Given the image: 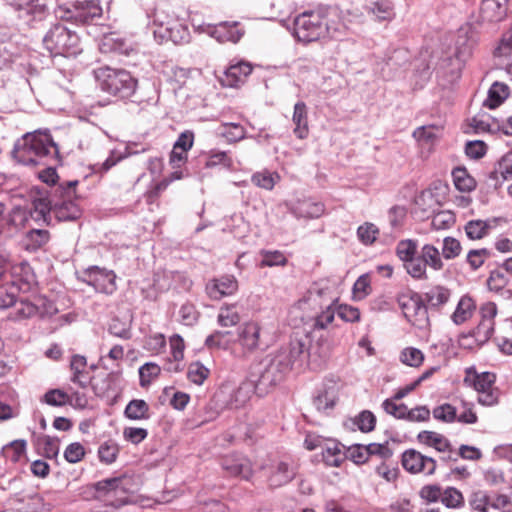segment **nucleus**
I'll use <instances>...</instances> for the list:
<instances>
[{
	"label": "nucleus",
	"instance_id": "nucleus-63",
	"mask_svg": "<svg viewBox=\"0 0 512 512\" xmlns=\"http://www.w3.org/2000/svg\"><path fill=\"white\" fill-rule=\"evenodd\" d=\"M407 210L404 206H393L388 211V221L392 229H399L406 218Z\"/></svg>",
	"mask_w": 512,
	"mask_h": 512
},
{
	"label": "nucleus",
	"instance_id": "nucleus-46",
	"mask_svg": "<svg viewBox=\"0 0 512 512\" xmlns=\"http://www.w3.org/2000/svg\"><path fill=\"white\" fill-rule=\"evenodd\" d=\"M462 246L454 237H445L442 242L441 255L445 260H452L461 254Z\"/></svg>",
	"mask_w": 512,
	"mask_h": 512
},
{
	"label": "nucleus",
	"instance_id": "nucleus-35",
	"mask_svg": "<svg viewBox=\"0 0 512 512\" xmlns=\"http://www.w3.org/2000/svg\"><path fill=\"white\" fill-rule=\"evenodd\" d=\"M150 408L143 399H133L125 407L124 415L130 420H147L150 418Z\"/></svg>",
	"mask_w": 512,
	"mask_h": 512
},
{
	"label": "nucleus",
	"instance_id": "nucleus-45",
	"mask_svg": "<svg viewBox=\"0 0 512 512\" xmlns=\"http://www.w3.org/2000/svg\"><path fill=\"white\" fill-rule=\"evenodd\" d=\"M400 361L410 367H419L424 361V354L418 348L406 347L400 353Z\"/></svg>",
	"mask_w": 512,
	"mask_h": 512
},
{
	"label": "nucleus",
	"instance_id": "nucleus-3",
	"mask_svg": "<svg viewBox=\"0 0 512 512\" xmlns=\"http://www.w3.org/2000/svg\"><path fill=\"white\" fill-rule=\"evenodd\" d=\"M12 156L19 163L31 166L60 161L58 146L48 130L23 135L15 142Z\"/></svg>",
	"mask_w": 512,
	"mask_h": 512
},
{
	"label": "nucleus",
	"instance_id": "nucleus-50",
	"mask_svg": "<svg viewBox=\"0 0 512 512\" xmlns=\"http://www.w3.org/2000/svg\"><path fill=\"white\" fill-rule=\"evenodd\" d=\"M379 234L378 227L373 223H365L358 227L357 236L364 245H372Z\"/></svg>",
	"mask_w": 512,
	"mask_h": 512
},
{
	"label": "nucleus",
	"instance_id": "nucleus-48",
	"mask_svg": "<svg viewBox=\"0 0 512 512\" xmlns=\"http://www.w3.org/2000/svg\"><path fill=\"white\" fill-rule=\"evenodd\" d=\"M217 319L220 326L232 327L239 323L240 316L234 306H224L220 308Z\"/></svg>",
	"mask_w": 512,
	"mask_h": 512
},
{
	"label": "nucleus",
	"instance_id": "nucleus-51",
	"mask_svg": "<svg viewBox=\"0 0 512 512\" xmlns=\"http://www.w3.org/2000/svg\"><path fill=\"white\" fill-rule=\"evenodd\" d=\"M491 256L492 252L486 248L472 249L467 253L466 260L472 270H477Z\"/></svg>",
	"mask_w": 512,
	"mask_h": 512
},
{
	"label": "nucleus",
	"instance_id": "nucleus-38",
	"mask_svg": "<svg viewBox=\"0 0 512 512\" xmlns=\"http://www.w3.org/2000/svg\"><path fill=\"white\" fill-rule=\"evenodd\" d=\"M323 461L331 467H338L346 459V454L341 450L340 444L333 442L323 449Z\"/></svg>",
	"mask_w": 512,
	"mask_h": 512
},
{
	"label": "nucleus",
	"instance_id": "nucleus-23",
	"mask_svg": "<svg viewBox=\"0 0 512 512\" xmlns=\"http://www.w3.org/2000/svg\"><path fill=\"white\" fill-rule=\"evenodd\" d=\"M252 72V67L249 63L240 62L231 65L224 73L222 83L228 87H236L242 84L246 77Z\"/></svg>",
	"mask_w": 512,
	"mask_h": 512
},
{
	"label": "nucleus",
	"instance_id": "nucleus-36",
	"mask_svg": "<svg viewBox=\"0 0 512 512\" xmlns=\"http://www.w3.org/2000/svg\"><path fill=\"white\" fill-rule=\"evenodd\" d=\"M509 95V88L506 84L495 82L488 91V97L484 101V106L489 109L498 107Z\"/></svg>",
	"mask_w": 512,
	"mask_h": 512
},
{
	"label": "nucleus",
	"instance_id": "nucleus-2",
	"mask_svg": "<svg viewBox=\"0 0 512 512\" xmlns=\"http://www.w3.org/2000/svg\"><path fill=\"white\" fill-rule=\"evenodd\" d=\"M77 184V180L61 183L51 190L50 198L34 199L30 209L31 218L47 225L53 224L52 217L57 222L78 219L81 210L74 201Z\"/></svg>",
	"mask_w": 512,
	"mask_h": 512
},
{
	"label": "nucleus",
	"instance_id": "nucleus-42",
	"mask_svg": "<svg viewBox=\"0 0 512 512\" xmlns=\"http://www.w3.org/2000/svg\"><path fill=\"white\" fill-rule=\"evenodd\" d=\"M336 403V396L333 391L324 390L313 398V405L319 412L328 413Z\"/></svg>",
	"mask_w": 512,
	"mask_h": 512
},
{
	"label": "nucleus",
	"instance_id": "nucleus-62",
	"mask_svg": "<svg viewBox=\"0 0 512 512\" xmlns=\"http://www.w3.org/2000/svg\"><path fill=\"white\" fill-rule=\"evenodd\" d=\"M370 457L368 445L355 444L348 448L346 458L351 459L356 464L365 463Z\"/></svg>",
	"mask_w": 512,
	"mask_h": 512
},
{
	"label": "nucleus",
	"instance_id": "nucleus-43",
	"mask_svg": "<svg viewBox=\"0 0 512 512\" xmlns=\"http://www.w3.org/2000/svg\"><path fill=\"white\" fill-rule=\"evenodd\" d=\"M41 401L50 406L62 407L71 402V397L61 389H51L44 394Z\"/></svg>",
	"mask_w": 512,
	"mask_h": 512
},
{
	"label": "nucleus",
	"instance_id": "nucleus-19",
	"mask_svg": "<svg viewBox=\"0 0 512 512\" xmlns=\"http://www.w3.org/2000/svg\"><path fill=\"white\" fill-rule=\"evenodd\" d=\"M395 254L398 259L403 263L406 272L411 276L413 267L418 258V242L414 239L400 240L395 248Z\"/></svg>",
	"mask_w": 512,
	"mask_h": 512
},
{
	"label": "nucleus",
	"instance_id": "nucleus-4",
	"mask_svg": "<svg viewBox=\"0 0 512 512\" xmlns=\"http://www.w3.org/2000/svg\"><path fill=\"white\" fill-rule=\"evenodd\" d=\"M43 47L53 56H75L80 51V39L75 31L56 22L50 26L42 39Z\"/></svg>",
	"mask_w": 512,
	"mask_h": 512
},
{
	"label": "nucleus",
	"instance_id": "nucleus-22",
	"mask_svg": "<svg viewBox=\"0 0 512 512\" xmlns=\"http://www.w3.org/2000/svg\"><path fill=\"white\" fill-rule=\"evenodd\" d=\"M292 122L295 125L293 133L298 139H306L309 135L308 109L303 101L294 105Z\"/></svg>",
	"mask_w": 512,
	"mask_h": 512
},
{
	"label": "nucleus",
	"instance_id": "nucleus-37",
	"mask_svg": "<svg viewBox=\"0 0 512 512\" xmlns=\"http://www.w3.org/2000/svg\"><path fill=\"white\" fill-rule=\"evenodd\" d=\"M455 187L461 192H471L476 187L475 179L470 176L464 167H456L452 171Z\"/></svg>",
	"mask_w": 512,
	"mask_h": 512
},
{
	"label": "nucleus",
	"instance_id": "nucleus-34",
	"mask_svg": "<svg viewBox=\"0 0 512 512\" xmlns=\"http://www.w3.org/2000/svg\"><path fill=\"white\" fill-rule=\"evenodd\" d=\"M39 453L48 459L57 458L59 454V439L48 435L37 436L34 442Z\"/></svg>",
	"mask_w": 512,
	"mask_h": 512
},
{
	"label": "nucleus",
	"instance_id": "nucleus-47",
	"mask_svg": "<svg viewBox=\"0 0 512 512\" xmlns=\"http://www.w3.org/2000/svg\"><path fill=\"white\" fill-rule=\"evenodd\" d=\"M335 301L336 299L334 297H329L328 303L325 305L326 309L314 319L315 328L325 329L334 320L335 311L332 306Z\"/></svg>",
	"mask_w": 512,
	"mask_h": 512
},
{
	"label": "nucleus",
	"instance_id": "nucleus-29",
	"mask_svg": "<svg viewBox=\"0 0 512 512\" xmlns=\"http://www.w3.org/2000/svg\"><path fill=\"white\" fill-rule=\"evenodd\" d=\"M420 443L435 448L438 452H451L452 445L450 441L443 435L434 431H421L417 435Z\"/></svg>",
	"mask_w": 512,
	"mask_h": 512
},
{
	"label": "nucleus",
	"instance_id": "nucleus-5",
	"mask_svg": "<svg viewBox=\"0 0 512 512\" xmlns=\"http://www.w3.org/2000/svg\"><path fill=\"white\" fill-rule=\"evenodd\" d=\"M94 73L101 90L111 95L125 99L136 90L137 80L126 70L101 67Z\"/></svg>",
	"mask_w": 512,
	"mask_h": 512
},
{
	"label": "nucleus",
	"instance_id": "nucleus-57",
	"mask_svg": "<svg viewBox=\"0 0 512 512\" xmlns=\"http://www.w3.org/2000/svg\"><path fill=\"white\" fill-rule=\"evenodd\" d=\"M433 416L435 419L440 420L442 422L451 423L456 421L457 411L454 406L445 403L433 409Z\"/></svg>",
	"mask_w": 512,
	"mask_h": 512
},
{
	"label": "nucleus",
	"instance_id": "nucleus-44",
	"mask_svg": "<svg viewBox=\"0 0 512 512\" xmlns=\"http://www.w3.org/2000/svg\"><path fill=\"white\" fill-rule=\"evenodd\" d=\"M212 36L219 42L230 41L236 43L240 40L242 34L235 31L234 27L228 26L227 23H223L214 28Z\"/></svg>",
	"mask_w": 512,
	"mask_h": 512
},
{
	"label": "nucleus",
	"instance_id": "nucleus-40",
	"mask_svg": "<svg viewBox=\"0 0 512 512\" xmlns=\"http://www.w3.org/2000/svg\"><path fill=\"white\" fill-rule=\"evenodd\" d=\"M138 372L140 386L145 388L148 387L152 381L160 375L161 368L154 362H147L140 366Z\"/></svg>",
	"mask_w": 512,
	"mask_h": 512
},
{
	"label": "nucleus",
	"instance_id": "nucleus-49",
	"mask_svg": "<svg viewBox=\"0 0 512 512\" xmlns=\"http://www.w3.org/2000/svg\"><path fill=\"white\" fill-rule=\"evenodd\" d=\"M118 453L119 447L115 442L112 441L104 442L98 449L99 459L105 464H112L115 462Z\"/></svg>",
	"mask_w": 512,
	"mask_h": 512
},
{
	"label": "nucleus",
	"instance_id": "nucleus-55",
	"mask_svg": "<svg viewBox=\"0 0 512 512\" xmlns=\"http://www.w3.org/2000/svg\"><path fill=\"white\" fill-rule=\"evenodd\" d=\"M354 424L358 429L364 433L371 432L375 428L376 417L369 411L364 410L358 416L355 417Z\"/></svg>",
	"mask_w": 512,
	"mask_h": 512
},
{
	"label": "nucleus",
	"instance_id": "nucleus-26",
	"mask_svg": "<svg viewBox=\"0 0 512 512\" xmlns=\"http://www.w3.org/2000/svg\"><path fill=\"white\" fill-rule=\"evenodd\" d=\"M291 212L296 218H319L324 213V205L311 199H305L298 201L292 207Z\"/></svg>",
	"mask_w": 512,
	"mask_h": 512
},
{
	"label": "nucleus",
	"instance_id": "nucleus-1",
	"mask_svg": "<svg viewBox=\"0 0 512 512\" xmlns=\"http://www.w3.org/2000/svg\"><path fill=\"white\" fill-rule=\"evenodd\" d=\"M307 356V348L301 340H291L275 353L253 364L249 375L256 383L258 396L266 395L284 381L295 365H301Z\"/></svg>",
	"mask_w": 512,
	"mask_h": 512
},
{
	"label": "nucleus",
	"instance_id": "nucleus-32",
	"mask_svg": "<svg viewBox=\"0 0 512 512\" xmlns=\"http://www.w3.org/2000/svg\"><path fill=\"white\" fill-rule=\"evenodd\" d=\"M512 178V151L506 153L496 163L494 170L489 173V179L496 183Z\"/></svg>",
	"mask_w": 512,
	"mask_h": 512
},
{
	"label": "nucleus",
	"instance_id": "nucleus-25",
	"mask_svg": "<svg viewBox=\"0 0 512 512\" xmlns=\"http://www.w3.org/2000/svg\"><path fill=\"white\" fill-rule=\"evenodd\" d=\"M261 328L256 322L245 323L239 331V341L241 345L249 351H254L260 347Z\"/></svg>",
	"mask_w": 512,
	"mask_h": 512
},
{
	"label": "nucleus",
	"instance_id": "nucleus-30",
	"mask_svg": "<svg viewBox=\"0 0 512 512\" xmlns=\"http://www.w3.org/2000/svg\"><path fill=\"white\" fill-rule=\"evenodd\" d=\"M476 309L475 301L472 297L464 295L460 298L455 311L451 315V320L456 325H461L468 321Z\"/></svg>",
	"mask_w": 512,
	"mask_h": 512
},
{
	"label": "nucleus",
	"instance_id": "nucleus-27",
	"mask_svg": "<svg viewBox=\"0 0 512 512\" xmlns=\"http://www.w3.org/2000/svg\"><path fill=\"white\" fill-rule=\"evenodd\" d=\"M366 10L379 21H391L395 16L391 0H367Z\"/></svg>",
	"mask_w": 512,
	"mask_h": 512
},
{
	"label": "nucleus",
	"instance_id": "nucleus-12",
	"mask_svg": "<svg viewBox=\"0 0 512 512\" xmlns=\"http://www.w3.org/2000/svg\"><path fill=\"white\" fill-rule=\"evenodd\" d=\"M153 23L157 26L153 34L159 43L164 41H172L175 44L188 42L189 30L180 22L174 20L164 22L161 20V14L156 11Z\"/></svg>",
	"mask_w": 512,
	"mask_h": 512
},
{
	"label": "nucleus",
	"instance_id": "nucleus-17",
	"mask_svg": "<svg viewBox=\"0 0 512 512\" xmlns=\"http://www.w3.org/2000/svg\"><path fill=\"white\" fill-rule=\"evenodd\" d=\"M221 466L229 476H239L248 480L252 475L250 460L241 454L224 456L221 460Z\"/></svg>",
	"mask_w": 512,
	"mask_h": 512
},
{
	"label": "nucleus",
	"instance_id": "nucleus-61",
	"mask_svg": "<svg viewBox=\"0 0 512 512\" xmlns=\"http://www.w3.org/2000/svg\"><path fill=\"white\" fill-rule=\"evenodd\" d=\"M494 333V322L480 320L472 335L479 343L487 342Z\"/></svg>",
	"mask_w": 512,
	"mask_h": 512
},
{
	"label": "nucleus",
	"instance_id": "nucleus-24",
	"mask_svg": "<svg viewBox=\"0 0 512 512\" xmlns=\"http://www.w3.org/2000/svg\"><path fill=\"white\" fill-rule=\"evenodd\" d=\"M496 376L490 372L477 373L473 368L466 370L464 383L473 386L477 392L493 389Z\"/></svg>",
	"mask_w": 512,
	"mask_h": 512
},
{
	"label": "nucleus",
	"instance_id": "nucleus-6",
	"mask_svg": "<svg viewBox=\"0 0 512 512\" xmlns=\"http://www.w3.org/2000/svg\"><path fill=\"white\" fill-rule=\"evenodd\" d=\"M295 36L302 42L317 41L329 34L327 12L323 8L305 11L294 20Z\"/></svg>",
	"mask_w": 512,
	"mask_h": 512
},
{
	"label": "nucleus",
	"instance_id": "nucleus-52",
	"mask_svg": "<svg viewBox=\"0 0 512 512\" xmlns=\"http://www.w3.org/2000/svg\"><path fill=\"white\" fill-rule=\"evenodd\" d=\"M276 178H278L277 174L271 173L269 171H261L254 173L251 177V181L255 186L259 188L272 190L275 186Z\"/></svg>",
	"mask_w": 512,
	"mask_h": 512
},
{
	"label": "nucleus",
	"instance_id": "nucleus-31",
	"mask_svg": "<svg viewBox=\"0 0 512 512\" xmlns=\"http://www.w3.org/2000/svg\"><path fill=\"white\" fill-rule=\"evenodd\" d=\"M480 11L483 20L488 22H500L506 16V6L499 0H483Z\"/></svg>",
	"mask_w": 512,
	"mask_h": 512
},
{
	"label": "nucleus",
	"instance_id": "nucleus-8",
	"mask_svg": "<svg viewBox=\"0 0 512 512\" xmlns=\"http://www.w3.org/2000/svg\"><path fill=\"white\" fill-rule=\"evenodd\" d=\"M100 0L77 1L72 7L58 6L56 15L60 19L78 24H90L102 16Z\"/></svg>",
	"mask_w": 512,
	"mask_h": 512
},
{
	"label": "nucleus",
	"instance_id": "nucleus-20",
	"mask_svg": "<svg viewBox=\"0 0 512 512\" xmlns=\"http://www.w3.org/2000/svg\"><path fill=\"white\" fill-rule=\"evenodd\" d=\"M502 218L493 217L486 220H470L466 223L464 229L467 237L471 240H479L489 234L494 229Z\"/></svg>",
	"mask_w": 512,
	"mask_h": 512
},
{
	"label": "nucleus",
	"instance_id": "nucleus-13",
	"mask_svg": "<svg viewBox=\"0 0 512 512\" xmlns=\"http://www.w3.org/2000/svg\"><path fill=\"white\" fill-rule=\"evenodd\" d=\"M84 276V281L98 292L110 295L117 289L116 275L112 270L90 266L84 271Z\"/></svg>",
	"mask_w": 512,
	"mask_h": 512
},
{
	"label": "nucleus",
	"instance_id": "nucleus-7",
	"mask_svg": "<svg viewBox=\"0 0 512 512\" xmlns=\"http://www.w3.org/2000/svg\"><path fill=\"white\" fill-rule=\"evenodd\" d=\"M397 303L404 317L418 329H426L430 325L428 307L421 294L409 291L397 296Z\"/></svg>",
	"mask_w": 512,
	"mask_h": 512
},
{
	"label": "nucleus",
	"instance_id": "nucleus-15",
	"mask_svg": "<svg viewBox=\"0 0 512 512\" xmlns=\"http://www.w3.org/2000/svg\"><path fill=\"white\" fill-rule=\"evenodd\" d=\"M34 282L31 273L26 272L25 277L19 280L13 279L9 284L0 286V310L7 309L16 304L19 291H28Z\"/></svg>",
	"mask_w": 512,
	"mask_h": 512
},
{
	"label": "nucleus",
	"instance_id": "nucleus-56",
	"mask_svg": "<svg viewBox=\"0 0 512 512\" xmlns=\"http://www.w3.org/2000/svg\"><path fill=\"white\" fill-rule=\"evenodd\" d=\"M441 502L448 508H458L463 504V495L456 488L448 487L442 492Z\"/></svg>",
	"mask_w": 512,
	"mask_h": 512
},
{
	"label": "nucleus",
	"instance_id": "nucleus-54",
	"mask_svg": "<svg viewBox=\"0 0 512 512\" xmlns=\"http://www.w3.org/2000/svg\"><path fill=\"white\" fill-rule=\"evenodd\" d=\"M233 161L225 151L211 150L208 152L206 167L222 165L225 168L232 167Z\"/></svg>",
	"mask_w": 512,
	"mask_h": 512
},
{
	"label": "nucleus",
	"instance_id": "nucleus-53",
	"mask_svg": "<svg viewBox=\"0 0 512 512\" xmlns=\"http://www.w3.org/2000/svg\"><path fill=\"white\" fill-rule=\"evenodd\" d=\"M489 503L490 496L483 490L474 491L469 497V504L471 508L479 512H488Z\"/></svg>",
	"mask_w": 512,
	"mask_h": 512
},
{
	"label": "nucleus",
	"instance_id": "nucleus-16",
	"mask_svg": "<svg viewBox=\"0 0 512 512\" xmlns=\"http://www.w3.org/2000/svg\"><path fill=\"white\" fill-rule=\"evenodd\" d=\"M238 290V281L233 275L214 278L206 284V292L213 300L233 295Z\"/></svg>",
	"mask_w": 512,
	"mask_h": 512
},
{
	"label": "nucleus",
	"instance_id": "nucleus-58",
	"mask_svg": "<svg viewBox=\"0 0 512 512\" xmlns=\"http://www.w3.org/2000/svg\"><path fill=\"white\" fill-rule=\"evenodd\" d=\"M396 401L393 398L384 400L382 403L383 410L397 419L406 420L408 407L405 404H396Z\"/></svg>",
	"mask_w": 512,
	"mask_h": 512
},
{
	"label": "nucleus",
	"instance_id": "nucleus-41",
	"mask_svg": "<svg viewBox=\"0 0 512 512\" xmlns=\"http://www.w3.org/2000/svg\"><path fill=\"white\" fill-rule=\"evenodd\" d=\"M26 452V441L23 439H17L9 444L5 445L2 449V453L5 458L16 463Z\"/></svg>",
	"mask_w": 512,
	"mask_h": 512
},
{
	"label": "nucleus",
	"instance_id": "nucleus-21",
	"mask_svg": "<svg viewBox=\"0 0 512 512\" xmlns=\"http://www.w3.org/2000/svg\"><path fill=\"white\" fill-rule=\"evenodd\" d=\"M72 372L70 380L80 388H86L91 380L90 373L87 370V360L82 355H73L70 361Z\"/></svg>",
	"mask_w": 512,
	"mask_h": 512
},
{
	"label": "nucleus",
	"instance_id": "nucleus-18",
	"mask_svg": "<svg viewBox=\"0 0 512 512\" xmlns=\"http://www.w3.org/2000/svg\"><path fill=\"white\" fill-rule=\"evenodd\" d=\"M258 395V388L250 375L242 381L237 388L230 394L227 406L230 409H239L244 407L253 394Z\"/></svg>",
	"mask_w": 512,
	"mask_h": 512
},
{
	"label": "nucleus",
	"instance_id": "nucleus-28",
	"mask_svg": "<svg viewBox=\"0 0 512 512\" xmlns=\"http://www.w3.org/2000/svg\"><path fill=\"white\" fill-rule=\"evenodd\" d=\"M296 475V466L287 462H280L269 477L272 487H280L292 481Z\"/></svg>",
	"mask_w": 512,
	"mask_h": 512
},
{
	"label": "nucleus",
	"instance_id": "nucleus-59",
	"mask_svg": "<svg viewBox=\"0 0 512 512\" xmlns=\"http://www.w3.org/2000/svg\"><path fill=\"white\" fill-rule=\"evenodd\" d=\"M332 291L328 286H320L319 284H314L308 290V300L312 302H317L318 300L322 301L321 305H326L328 303L329 297H333Z\"/></svg>",
	"mask_w": 512,
	"mask_h": 512
},
{
	"label": "nucleus",
	"instance_id": "nucleus-60",
	"mask_svg": "<svg viewBox=\"0 0 512 512\" xmlns=\"http://www.w3.org/2000/svg\"><path fill=\"white\" fill-rule=\"evenodd\" d=\"M208 375L209 369L199 362L192 363L187 373L188 379L197 385H201Z\"/></svg>",
	"mask_w": 512,
	"mask_h": 512
},
{
	"label": "nucleus",
	"instance_id": "nucleus-9",
	"mask_svg": "<svg viewBox=\"0 0 512 512\" xmlns=\"http://www.w3.org/2000/svg\"><path fill=\"white\" fill-rule=\"evenodd\" d=\"M126 477L107 478L94 484L97 498L111 500V505L118 508L128 503Z\"/></svg>",
	"mask_w": 512,
	"mask_h": 512
},
{
	"label": "nucleus",
	"instance_id": "nucleus-39",
	"mask_svg": "<svg viewBox=\"0 0 512 512\" xmlns=\"http://www.w3.org/2000/svg\"><path fill=\"white\" fill-rule=\"evenodd\" d=\"M233 342L230 331H215L205 340V345L210 349H227Z\"/></svg>",
	"mask_w": 512,
	"mask_h": 512
},
{
	"label": "nucleus",
	"instance_id": "nucleus-14",
	"mask_svg": "<svg viewBox=\"0 0 512 512\" xmlns=\"http://www.w3.org/2000/svg\"><path fill=\"white\" fill-rule=\"evenodd\" d=\"M401 462L406 471L412 474L422 473L426 476L434 474L437 466L432 457L425 456L414 449L406 450L402 454Z\"/></svg>",
	"mask_w": 512,
	"mask_h": 512
},
{
	"label": "nucleus",
	"instance_id": "nucleus-33",
	"mask_svg": "<svg viewBox=\"0 0 512 512\" xmlns=\"http://www.w3.org/2000/svg\"><path fill=\"white\" fill-rule=\"evenodd\" d=\"M451 292L448 288L437 285L422 295L426 306L431 308H439L445 305L450 298Z\"/></svg>",
	"mask_w": 512,
	"mask_h": 512
},
{
	"label": "nucleus",
	"instance_id": "nucleus-10",
	"mask_svg": "<svg viewBox=\"0 0 512 512\" xmlns=\"http://www.w3.org/2000/svg\"><path fill=\"white\" fill-rule=\"evenodd\" d=\"M12 7L19 19L34 28L49 15V9L41 0H5Z\"/></svg>",
	"mask_w": 512,
	"mask_h": 512
},
{
	"label": "nucleus",
	"instance_id": "nucleus-11",
	"mask_svg": "<svg viewBox=\"0 0 512 512\" xmlns=\"http://www.w3.org/2000/svg\"><path fill=\"white\" fill-rule=\"evenodd\" d=\"M427 268L441 271L444 268L443 257L437 247L425 244L421 247L416 264L411 267V277L416 280L428 279Z\"/></svg>",
	"mask_w": 512,
	"mask_h": 512
},
{
	"label": "nucleus",
	"instance_id": "nucleus-64",
	"mask_svg": "<svg viewBox=\"0 0 512 512\" xmlns=\"http://www.w3.org/2000/svg\"><path fill=\"white\" fill-rule=\"evenodd\" d=\"M498 57H509L512 55V29L503 34L498 47L494 51Z\"/></svg>",
	"mask_w": 512,
	"mask_h": 512
}]
</instances>
